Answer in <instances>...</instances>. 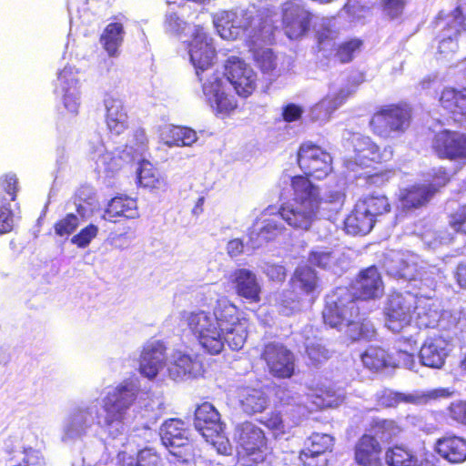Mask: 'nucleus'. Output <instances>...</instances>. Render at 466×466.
<instances>
[{"mask_svg": "<svg viewBox=\"0 0 466 466\" xmlns=\"http://www.w3.org/2000/svg\"><path fill=\"white\" fill-rule=\"evenodd\" d=\"M181 321L198 346L210 355L220 354L226 345L232 350H239L248 338V319L226 297L216 301L213 312L203 309L183 311Z\"/></svg>", "mask_w": 466, "mask_h": 466, "instance_id": "obj_1", "label": "nucleus"}, {"mask_svg": "<svg viewBox=\"0 0 466 466\" xmlns=\"http://www.w3.org/2000/svg\"><path fill=\"white\" fill-rule=\"evenodd\" d=\"M190 35L187 53L196 75L202 83L204 98L217 115H228L237 107V101L226 93L223 76L213 69L216 56L213 40L199 25L192 26Z\"/></svg>", "mask_w": 466, "mask_h": 466, "instance_id": "obj_2", "label": "nucleus"}, {"mask_svg": "<svg viewBox=\"0 0 466 466\" xmlns=\"http://www.w3.org/2000/svg\"><path fill=\"white\" fill-rule=\"evenodd\" d=\"M291 187L292 204L283 208L282 216L294 228L309 229L321 210L337 212L344 203L345 195L341 190H329L320 197L319 187L304 176L291 177Z\"/></svg>", "mask_w": 466, "mask_h": 466, "instance_id": "obj_3", "label": "nucleus"}, {"mask_svg": "<svg viewBox=\"0 0 466 466\" xmlns=\"http://www.w3.org/2000/svg\"><path fill=\"white\" fill-rule=\"evenodd\" d=\"M385 326L392 332H400L412 322L420 328H433L440 319L437 300L424 294L410 291L389 296L384 308Z\"/></svg>", "mask_w": 466, "mask_h": 466, "instance_id": "obj_4", "label": "nucleus"}, {"mask_svg": "<svg viewBox=\"0 0 466 466\" xmlns=\"http://www.w3.org/2000/svg\"><path fill=\"white\" fill-rule=\"evenodd\" d=\"M139 391L140 385L137 379H127L107 388L102 400L105 416L98 420V424L108 438L116 439L127 432L129 410Z\"/></svg>", "mask_w": 466, "mask_h": 466, "instance_id": "obj_5", "label": "nucleus"}, {"mask_svg": "<svg viewBox=\"0 0 466 466\" xmlns=\"http://www.w3.org/2000/svg\"><path fill=\"white\" fill-rule=\"evenodd\" d=\"M254 8H238L231 11H219L213 16V23L221 38L234 40L246 35L250 44L258 42L268 43L271 41L274 26L271 20L254 16Z\"/></svg>", "mask_w": 466, "mask_h": 466, "instance_id": "obj_6", "label": "nucleus"}, {"mask_svg": "<svg viewBox=\"0 0 466 466\" xmlns=\"http://www.w3.org/2000/svg\"><path fill=\"white\" fill-rule=\"evenodd\" d=\"M322 315L324 322L331 328L341 330L346 327L347 334L353 340L370 339L375 335V329L370 321L357 320L358 307L346 289L339 288L337 294L327 297Z\"/></svg>", "mask_w": 466, "mask_h": 466, "instance_id": "obj_7", "label": "nucleus"}, {"mask_svg": "<svg viewBox=\"0 0 466 466\" xmlns=\"http://www.w3.org/2000/svg\"><path fill=\"white\" fill-rule=\"evenodd\" d=\"M384 268L390 277L412 282L420 290L424 288L433 289L441 279L439 268L426 264L420 265V258L408 251L388 252L384 258Z\"/></svg>", "mask_w": 466, "mask_h": 466, "instance_id": "obj_8", "label": "nucleus"}, {"mask_svg": "<svg viewBox=\"0 0 466 466\" xmlns=\"http://www.w3.org/2000/svg\"><path fill=\"white\" fill-rule=\"evenodd\" d=\"M292 287L298 293L297 299L292 292L284 293L279 299V310L284 315H290L303 305H311L319 294V284L315 271L307 266L297 268L292 278Z\"/></svg>", "mask_w": 466, "mask_h": 466, "instance_id": "obj_9", "label": "nucleus"}, {"mask_svg": "<svg viewBox=\"0 0 466 466\" xmlns=\"http://www.w3.org/2000/svg\"><path fill=\"white\" fill-rule=\"evenodd\" d=\"M234 440L237 444L238 461L244 466L262 462L268 452L267 439L257 424L245 421L236 426Z\"/></svg>", "mask_w": 466, "mask_h": 466, "instance_id": "obj_10", "label": "nucleus"}, {"mask_svg": "<svg viewBox=\"0 0 466 466\" xmlns=\"http://www.w3.org/2000/svg\"><path fill=\"white\" fill-rule=\"evenodd\" d=\"M98 400H92L75 406L64 419L60 439L66 444L83 440L91 431L95 420H99Z\"/></svg>", "mask_w": 466, "mask_h": 466, "instance_id": "obj_11", "label": "nucleus"}, {"mask_svg": "<svg viewBox=\"0 0 466 466\" xmlns=\"http://www.w3.org/2000/svg\"><path fill=\"white\" fill-rule=\"evenodd\" d=\"M194 425L207 442H209L219 454H228L231 451L228 439L223 434V424L217 409L205 402L195 411Z\"/></svg>", "mask_w": 466, "mask_h": 466, "instance_id": "obj_12", "label": "nucleus"}, {"mask_svg": "<svg viewBox=\"0 0 466 466\" xmlns=\"http://www.w3.org/2000/svg\"><path fill=\"white\" fill-rule=\"evenodd\" d=\"M410 119L408 107L390 105L377 111L370 124L374 134L388 138L403 133L410 126Z\"/></svg>", "mask_w": 466, "mask_h": 466, "instance_id": "obj_13", "label": "nucleus"}, {"mask_svg": "<svg viewBox=\"0 0 466 466\" xmlns=\"http://www.w3.org/2000/svg\"><path fill=\"white\" fill-rule=\"evenodd\" d=\"M291 204L292 202L288 203L279 209L269 206L260 213L248 231L249 242L253 248L276 238L283 232L285 228L282 220L286 219L282 216V210Z\"/></svg>", "mask_w": 466, "mask_h": 466, "instance_id": "obj_14", "label": "nucleus"}, {"mask_svg": "<svg viewBox=\"0 0 466 466\" xmlns=\"http://www.w3.org/2000/svg\"><path fill=\"white\" fill-rule=\"evenodd\" d=\"M351 145L353 154L346 161L350 169H353V166L369 167L372 163L388 161L393 154L390 147L380 150L370 137L359 134L352 136Z\"/></svg>", "mask_w": 466, "mask_h": 466, "instance_id": "obj_15", "label": "nucleus"}, {"mask_svg": "<svg viewBox=\"0 0 466 466\" xmlns=\"http://www.w3.org/2000/svg\"><path fill=\"white\" fill-rule=\"evenodd\" d=\"M236 93L243 97L250 96L257 87L258 76L244 60L230 56L225 64V74Z\"/></svg>", "mask_w": 466, "mask_h": 466, "instance_id": "obj_16", "label": "nucleus"}, {"mask_svg": "<svg viewBox=\"0 0 466 466\" xmlns=\"http://www.w3.org/2000/svg\"><path fill=\"white\" fill-rule=\"evenodd\" d=\"M81 85L79 72L71 66H66L57 73L56 92L61 97L65 108L76 115L81 104Z\"/></svg>", "mask_w": 466, "mask_h": 466, "instance_id": "obj_17", "label": "nucleus"}, {"mask_svg": "<svg viewBox=\"0 0 466 466\" xmlns=\"http://www.w3.org/2000/svg\"><path fill=\"white\" fill-rule=\"evenodd\" d=\"M163 444L169 449L171 454L181 458L183 461H188L191 446L188 441V431L185 423L177 419L165 421L160 429Z\"/></svg>", "mask_w": 466, "mask_h": 466, "instance_id": "obj_18", "label": "nucleus"}, {"mask_svg": "<svg viewBox=\"0 0 466 466\" xmlns=\"http://www.w3.org/2000/svg\"><path fill=\"white\" fill-rule=\"evenodd\" d=\"M353 90L348 86L331 84L328 94L309 109L311 121L324 125L331 118L332 114L341 106Z\"/></svg>", "mask_w": 466, "mask_h": 466, "instance_id": "obj_19", "label": "nucleus"}, {"mask_svg": "<svg viewBox=\"0 0 466 466\" xmlns=\"http://www.w3.org/2000/svg\"><path fill=\"white\" fill-rule=\"evenodd\" d=\"M299 167L307 176L322 179L331 171V157L320 147L307 143L303 144L298 153Z\"/></svg>", "mask_w": 466, "mask_h": 466, "instance_id": "obj_20", "label": "nucleus"}, {"mask_svg": "<svg viewBox=\"0 0 466 466\" xmlns=\"http://www.w3.org/2000/svg\"><path fill=\"white\" fill-rule=\"evenodd\" d=\"M448 181V174L440 168L435 174L432 184H418L400 190L399 198L402 208H417L423 206L431 199L438 187L444 186Z\"/></svg>", "mask_w": 466, "mask_h": 466, "instance_id": "obj_21", "label": "nucleus"}, {"mask_svg": "<svg viewBox=\"0 0 466 466\" xmlns=\"http://www.w3.org/2000/svg\"><path fill=\"white\" fill-rule=\"evenodd\" d=\"M466 32V12L457 6L447 15L445 27L440 35L439 53L443 58H449L458 49V36Z\"/></svg>", "mask_w": 466, "mask_h": 466, "instance_id": "obj_22", "label": "nucleus"}, {"mask_svg": "<svg viewBox=\"0 0 466 466\" xmlns=\"http://www.w3.org/2000/svg\"><path fill=\"white\" fill-rule=\"evenodd\" d=\"M312 15L299 3L289 1L283 5L282 25L289 39H299L309 30Z\"/></svg>", "mask_w": 466, "mask_h": 466, "instance_id": "obj_23", "label": "nucleus"}, {"mask_svg": "<svg viewBox=\"0 0 466 466\" xmlns=\"http://www.w3.org/2000/svg\"><path fill=\"white\" fill-rule=\"evenodd\" d=\"M166 346L160 340H150L146 342L141 350L139 357V373L154 380L161 370L166 368Z\"/></svg>", "mask_w": 466, "mask_h": 466, "instance_id": "obj_24", "label": "nucleus"}, {"mask_svg": "<svg viewBox=\"0 0 466 466\" xmlns=\"http://www.w3.org/2000/svg\"><path fill=\"white\" fill-rule=\"evenodd\" d=\"M268 371L274 377L290 378L294 373V355L282 344L268 343L263 351Z\"/></svg>", "mask_w": 466, "mask_h": 466, "instance_id": "obj_25", "label": "nucleus"}, {"mask_svg": "<svg viewBox=\"0 0 466 466\" xmlns=\"http://www.w3.org/2000/svg\"><path fill=\"white\" fill-rule=\"evenodd\" d=\"M166 371L170 379L183 380L201 375L202 365L189 354L177 350L167 358Z\"/></svg>", "mask_w": 466, "mask_h": 466, "instance_id": "obj_26", "label": "nucleus"}, {"mask_svg": "<svg viewBox=\"0 0 466 466\" xmlns=\"http://www.w3.org/2000/svg\"><path fill=\"white\" fill-rule=\"evenodd\" d=\"M433 147L441 157L466 163V134L443 130L435 136Z\"/></svg>", "mask_w": 466, "mask_h": 466, "instance_id": "obj_27", "label": "nucleus"}, {"mask_svg": "<svg viewBox=\"0 0 466 466\" xmlns=\"http://www.w3.org/2000/svg\"><path fill=\"white\" fill-rule=\"evenodd\" d=\"M451 350V343L444 338H429L420 350V364L431 369H441Z\"/></svg>", "mask_w": 466, "mask_h": 466, "instance_id": "obj_28", "label": "nucleus"}, {"mask_svg": "<svg viewBox=\"0 0 466 466\" xmlns=\"http://www.w3.org/2000/svg\"><path fill=\"white\" fill-rule=\"evenodd\" d=\"M228 280L236 294L249 302L260 300L261 285L257 275L248 268H237L233 270Z\"/></svg>", "mask_w": 466, "mask_h": 466, "instance_id": "obj_29", "label": "nucleus"}, {"mask_svg": "<svg viewBox=\"0 0 466 466\" xmlns=\"http://www.w3.org/2000/svg\"><path fill=\"white\" fill-rule=\"evenodd\" d=\"M333 438L329 434L314 433L306 441L299 459L304 466H326L323 454L331 449Z\"/></svg>", "mask_w": 466, "mask_h": 466, "instance_id": "obj_30", "label": "nucleus"}, {"mask_svg": "<svg viewBox=\"0 0 466 466\" xmlns=\"http://www.w3.org/2000/svg\"><path fill=\"white\" fill-rule=\"evenodd\" d=\"M90 158L95 162L98 172L112 174L117 171L124 161H127L125 155L116 157L112 152L107 151L99 137L89 142L88 149Z\"/></svg>", "mask_w": 466, "mask_h": 466, "instance_id": "obj_31", "label": "nucleus"}, {"mask_svg": "<svg viewBox=\"0 0 466 466\" xmlns=\"http://www.w3.org/2000/svg\"><path fill=\"white\" fill-rule=\"evenodd\" d=\"M106 108V123L113 135H121L128 128V116L118 97L107 95L104 100Z\"/></svg>", "mask_w": 466, "mask_h": 466, "instance_id": "obj_32", "label": "nucleus"}, {"mask_svg": "<svg viewBox=\"0 0 466 466\" xmlns=\"http://www.w3.org/2000/svg\"><path fill=\"white\" fill-rule=\"evenodd\" d=\"M355 461L360 466H383L381 448L376 438L364 435L355 448Z\"/></svg>", "mask_w": 466, "mask_h": 466, "instance_id": "obj_33", "label": "nucleus"}, {"mask_svg": "<svg viewBox=\"0 0 466 466\" xmlns=\"http://www.w3.org/2000/svg\"><path fill=\"white\" fill-rule=\"evenodd\" d=\"M356 290L362 299H377L382 296L384 287L380 274L375 267L361 271L356 283Z\"/></svg>", "mask_w": 466, "mask_h": 466, "instance_id": "obj_34", "label": "nucleus"}, {"mask_svg": "<svg viewBox=\"0 0 466 466\" xmlns=\"http://www.w3.org/2000/svg\"><path fill=\"white\" fill-rule=\"evenodd\" d=\"M159 137L168 147H192L198 139L195 130L178 126H166L162 127Z\"/></svg>", "mask_w": 466, "mask_h": 466, "instance_id": "obj_35", "label": "nucleus"}, {"mask_svg": "<svg viewBox=\"0 0 466 466\" xmlns=\"http://www.w3.org/2000/svg\"><path fill=\"white\" fill-rule=\"evenodd\" d=\"M138 216L137 200L121 196L110 200L105 211L104 218L110 222H116L119 218L132 219L138 218Z\"/></svg>", "mask_w": 466, "mask_h": 466, "instance_id": "obj_36", "label": "nucleus"}, {"mask_svg": "<svg viewBox=\"0 0 466 466\" xmlns=\"http://www.w3.org/2000/svg\"><path fill=\"white\" fill-rule=\"evenodd\" d=\"M437 452L451 463H461L466 460V441L457 436L440 439L436 444Z\"/></svg>", "mask_w": 466, "mask_h": 466, "instance_id": "obj_37", "label": "nucleus"}, {"mask_svg": "<svg viewBox=\"0 0 466 466\" xmlns=\"http://www.w3.org/2000/svg\"><path fill=\"white\" fill-rule=\"evenodd\" d=\"M138 184L149 190H163L167 187V181L154 165L147 160H141L137 170Z\"/></svg>", "mask_w": 466, "mask_h": 466, "instance_id": "obj_38", "label": "nucleus"}, {"mask_svg": "<svg viewBox=\"0 0 466 466\" xmlns=\"http://www.w3.org/2000/svg\"><path fill=\"white\" fill-rule=\"evenodd\" d=\"M374 223L375 220L366 213L364 206L357 204L344 221L345 230L350 235H365L371 230Z\"/></svg>", "mask_w": 466, "mask_h": 466, "instance_id": "obj_39", "label": "nucleus"}, {"mask_svg": "<svg viewBox=\"0 0 466 466\" xmlns=\"http://www.w3.org/2000/svg\"><path fill=\"white\" fill-rule=\"evenodd\" d=\"M125 30L120 22L109 23L100 35V44L109 56H117L124 41Z\"/></svg>", "mask_w": 466, "mask_h": 466, "instance_id": "obj_40", "label": "nucleus"}, {"mask_svg": "<svg viewBox=\"0 0 466 466\" xmlns=\"http://www.w3.org/2000/svg\"><path fill=\"white\" fill-rule=\"evenodd\" d=\"M238 400L244 412L254 414L261 412L268 404L265 394L256 389L244 388L238 391Z\"/></svg>", "mask_w": 466, "mask_h": 466, "instance_id": "obj_41", "label": "nucleus"}, {"mask_svg": "<svg viewBox=\"0 0 466 466\" xmlns=\"http://www.w3.org/2000/svg\"><path fill=\"white\" fill-rule=\"evenodd\" d=\"M308 398L317 409L338 407L344 400L342 393L323 387L309 388Z\"/></svg>", "mask_w": 466, "mask_h": 466, "instance_id": "obj_42", "label": "nucleus"}, {"mask_svg": "<svg viewBox=\"0 0 466 466\" xmlns=\"http://www.w3.org/2000/svg\"><path fill=\"white\" fill-rule=\"evenodd\" d=\"M441 106L454 115L466 116V88H445L441 96Z\"/></svg>", "mask_w": 466, "mask_h": 466, "instance_id": "obj_43", "label": "nucleus"}, {"mask_svg": "<svg viewBox=\"0 0 466 466\" xmlns=\"http://www.w3.org/2000/svg\"><path fill=\"white\" fill-rule=\"evenodd\" d=\"M385 459L390 466H434L427 460L419 463L417 457L402 446L390 449Z\"/></svg>", "mask_w": 466, "mask_h": 466, "instance_id": "obj_44", "label": "nucleus"}, {"mask_svg": "<svg viewBox=\"0 0 466 466\" xmlns=\"http://www.w3.org/2000/svg\"><path fill=\"white\" fill-rule=\"evenodd\" d=\"M376 399L378 404L382 407H395L400 403H418L420 400V397L417 394L396 392L389 389L378 391Z\"/></svg>", "mask_w": 466, "mask_h": 466, "instance_id": "obj_45", "label": "nucleus"}, {"mask_svg": "<svg viewBox=\"0 0 466 466\" xmlns=\"http://www.w3.org/2000/svg\"><path fill=\"white\" fill-rule=\"evenodd\" d=\"M309 260L313 265L319 268H329L337 272V268H343L344 258L339 252H331L327 249H316L313 250Z\"/></svg>", "mask_w": 466, "mask_h": 466, "instance_id": "obj_46", "label": "nucleus"}, {"mask_svg": "<svg viewBox=\"0 0 466 466\" xmlns=\"http://www.w3.org/2000/svg\"><path fill=\"white\" fill-rule=\"evenodd\" d=\"M358 206H364L366 213L375 220L376 217L390 210V203L385 196H369L360 199Z\"/></svg>", "mask_w": 466, "mask_h": 466, "instance_id": "obj_47", "label": "nucleus"}, {"mask_svg": "<svg viewBox=\"0 0 466 466\" xmlns=\"http://www.w3.org/2000/svg\"><path fill=\"white\" fill-rule=\"evenodd\" d=\"M361 360L368 369L379 370L384 367L390 365L386 351L383 349L370 347L362 355Z\"/></svg>", "mask_w": 466, "mask_h": 466, "instance_id": "obj_48", "label": "nucleus"}, {"mask_svg": "<svg viewBox=\"0 0 466 466\" xmlns=\"http://www.w3.org/2000/svg\"><path fill=\"white\" fill-rule=\"evenodd\" d=\"M126 452H120L118 454L119 461H123L124 466H127V463L133 460L134 466H163V461L159 455L152 449H145L138 452L137 459L132 457L126 460Z\"/></svg>", "mask_w": 466, "mask_h": 466, "instance_id": "obj_49", "label": "nucleus"}, {"mask_svg": "<svg viewBox=\"0 0 466 466\" xmlns=\"http://www.w3.org/2000/svg\"><path fill=\"white\" fill-rule=\"evenodd\" d=\"M256 44H250V49L253 52V56L258 64V66L260 67V69L265 72L268 73L275 69L276 67V58L268 48H256Z\"/></svg>", "mask_w": 466, "mask_h": 466, "instance_id": "obj_50", "label": "nucleus"}, {"mask_svg": "<svg viewBox=\"0 0 466 466\" xmlns=\"http://www.w3.org/2000/svg\"><path fill=\"white\" fill-rule=\"evenodd\" d=\"M400 431V427L393 420H381L376 421L374 425V432L382 441H390L392 438L398 436Z\"/></svg>", "mask_w": 466, "mask_h": 466, "instance_id": "obj_51", "label": "nucleus"}, {"mask_svg": "<svg viewBox=\"0 0 466 466\" xmlns=\"http://www.w3.org/2000/svg\"><path fill=\"white\" fill-rule=\"evenodd\" d=\"M134 143L127 145L123 154L127 160L136 156H141L147 150V139L143 130H137L134 134Z\"/></svg>", "mask_w": 466, "mask_h": 466, "instance_id": "obj_52", "label": "nucleus"}, {"mask_svg": "<svg viewBox=\"0 0 466 466\" xmlns=\"http://www.w3.org/2000/svg\"><path fill=\"white\" fill-rule=\"evenodd\" d=\"M164 27L167 33L175 35H180L187 28L190 32L192 30V27H189L188 25L175 12L167 13Z\"/></svg>", "mask_w": 466, "mask_h": 466, "instance_id": "obj_53", "label": "nucleus"}, {"mask_svg": "<svg viewBox=\"0 0 466 466\" xmlns=\"http://www.w3.org/2000/svg\"><path fill=\"white\" fill-rule=\"evenodd\" d=\"M79 226V219L74 214H67L55 224V232L57 236L64 237L72 234Z\"/></svg>", "mask_w": 466, "mask_h": 466, "instance_id": "obj_54", "label": "nucleus"}, {"mask_svg": "<svg viewBox=\"0 0 466 466\" xmlns=\"http://www.w3.org/2000/svg\"><path fill=\"white\" fill-rule=\"evenodd\" d=\"M98 228L93 224L88 225L83 228L78 234L71 238V242L78 248H84L87 247L90 242L96 237Z\"/></svg>", "mask_w": 466, "mask_h": 466, "instance_id": "obj_55", "label": "nucleus"}, {"mask_svg": "<svg viewBox=\"0 0 466 466\" xmlns=\"http://www.w3.org/2000/svg\"><path fill=\"white\" fill-rule=\"evenodd\" d=\"M361 42L360 40L354 39L339 45V49L337 51V56L342 63L350 62L355 53L360 50Z\"/></svg>", "mask_w": 466, "mask_h": 466, "instance_id": "obj_56", "label": "nucleus"}, {"mask_svg": "<svg viewBox=\"0 0 466 466\" xmlns=\"http://www.w3.org/2000/svg\"><path fill=\"white\" fill-rule=\"evenodd\" d=\"M394 365L410 370H416V368L419 366L416 362L414 353L409 352L406 349H400L397 351Z\"/></svg>", "mask_w": 466, "mask_h": 466, "instance_id": "obj_57", "label": "nucleus"}, {"mask_svg": "<svg viewBox=\"0 0 466 466\" xmlns=\"http://www.w3.org/2000/svg\"><path fill=\"white\" fill-rule=\"evenodd\" d=\"M306 352L313 363H319L329 358L328 350L319 342L306 344Z\"/></svg>", "mask_w": 466, "mask_h": 466, "instance_id": "obj_58", "label": "nucleus"}, {"mask_svg": "<svg viewBox=\"0 0 466 466\" xmlns=\"http://www.w3.org/2000/svg\"><path fill=\"white\" fill-rule=\"evenodd\" d=\"M16 185L17 178L15 175H6L4 177V179L1 181L0 187L1 190L5 191L9 196V199H6L5 198L2 197V192H0V203H4L5 201L15 200Z\"/></svg>", "mask_w": 466, "mask_h": 466, "instance_id": "obj_59", "label": "nucleus"}, {"mask_svg": "<svg viewBox=\"0 0 466 466\" xmlns=\"http://www.w3.org/2000/svg\"><path fill=\"white\" fill-rule=\"evenodd\" d=\"M15 227L14 214L10 208L0 205V235L9 233Z\"/></svg>", "mask_w": 466, "mask_h": 466, "instance_id": "obj_60", "label": "nucleus"}, {"mask_svg": "<svg viewBox=\"0 0 466 466\" xmlns=\"http://www.w3.org/2000/svg\"><path fill=\"white\" fill-rule=\"evenodd\" d=\"M449 224L454 231L466 235V206L450 217Z\"/></svg>", "mask_w": 466, "mask_h": 466, "instance_id": "obj_61", "label": "nucleus"}, {"mask_svg": "<svg viewBox=\"0 0 466 466\" xmlns=\"http://www.w3.org/2000/svg\"><path fill=\"white\" fill-rule=\"evenodd\" d=\"M406 0H383V11L390 18L402 14Z\"/></svg>", "mask_w": 466, "mask_h": 466, "instance_id": "obj_62", "label": "nucleus"}, {"mask_svg": "<svg viewBox=\"0 0 466 466\" xmlns=\"http://www.w3.org/2000/svg\"><path fill=\"white\" fill-rule=\"evenodd\" d=\"M303 112L304 109L301 106L290 103L283 106L282 116L286 122H294L301 117Z\"/></svg>", "mask_w": 466, "mask_h": 466, "instance_id": "obj_63", "label": "nucleus"}, {"mask_svg": "<svg viewBox=\"0 0 466 466\" xmlns=\"http://www.w3.org/2000/svg\"><path fill=\"white\" fill-rule=\"evenodd\" d=\"M451 417L462 424H466V401L454 402L450 406Z\"/></svg>", "mask_w": 466, "mask_h": 466, "instance_id": "obj_64", "label": "nucleus"}]
</instances>
